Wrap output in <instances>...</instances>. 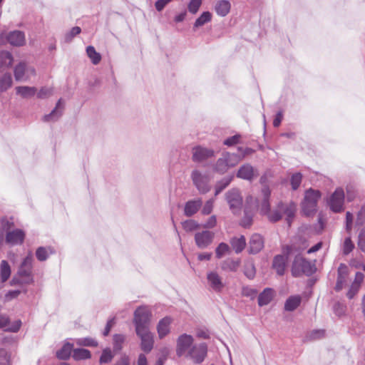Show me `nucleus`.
I'll return each mask as SVG.
<instances>
[{
  "instance_id": "nucleus-41",
  "label": "nucleus",
  "mask_w": 365,
  "mask_h": 365,
  "mask_svg": "<svg viewBox=\"0 0 365 365\" xmlns=\"http://www.w3.org/2000/svg\"><path fill=\"white\" fill-rule=\"evenodd\" d=\"M182 228L185 231L189 232L198 230L200 225L194 220H187L182 222Z\"/></svg>"
},
{
  "instance_id": "nucleus-60",
  "label": "nucleus",
  "mask_w": 365,
  "mask_h": 365,
  "mask_svg": "<svg viewBox=\"0 0 365 365\" xmlns=\"http://www.w3.org/2000/svg\"><path fill=\"white\" fill-rule=\"evenodd\" d=\"M358 245L363 252H365V228L361 231L359 235Z\"/></svg>"
},
{
  "instance_id": "nucleus-56",
  "label": "nucleus",
  "mask_w": 365,
  "mask_h": 365,
  "mask_svg": "<svg viewBox=\"0 0 365 365\" xmlns=\"http://www.w3.org/2000/svg\"><path fill=\"white\" fill-rule=\"evenodd\" d=\"M240 138H241L240 135H238V134L235 135L232 137L227 138L224 141V144L227 146H232V145H236L240 142Z\"/></svg>"
},
{
  "instance_id": "nucleus-17",
  "label": "nucleus",
  "mask_w": 365,
  "mask_h": 365,
  "mask_svg": "<svg viewBox=\"0 0 365 365\" xmlns=\"http://www.w3.org/2000/svg\"><path fill=\"white\" fill-rule=\"evenodd\" d=\"M258 175L256 169L254 168L250 164H245L242 165L237 173V177L243 180L251 181Z\"/></svg>"
},
{
  "instance_id": "nucleus-38",
  "label": "nucleus",
  "mask_w": 365,
  "mask_h": 365,
  "mask_svg": "<svg viewBox=\"0 0 365 365\" xmlns=\"http://www.w3.org/2000/svg\"><path fill=\"white\" fill-rule=\"evenodd\" d=\"M233 179V176L225 177L215 185V195H218L225 187H227Z\"/></svg>"
},
{
  "instance_id": "nucleus-40",
  "label": "nucleus",
  "mask_w": 365,
  "mask_h": 365,
  "mask_svg": "<svg viewBox=\"0 0 365 365\" xmlns=\"http://www.w3.org/2000/svg\"><path fill=\"white\" fill-rule=\"evenodd\" d=\"M72 349L73 344L69 343L66 344L60 350L57 351V357L61 359H68L71 356Z\"/></svg>"
},
{
  "instance_id": "nucleus-32",
  "label": "nucleus",
  "mask_w": 365,
  "mask_h": 365,
  "mask_svg": "<svg viewBox=\"0 0 365 365\" xmlns=\"http://www.w3.org/2000/svg\"><path fill=\"white\" fill-rule=\"evenodd\" d=\"M231 4L227 0L219 1L215 5L216 13L221 16H225L230 11Z\"/></svg>"
},
{
  "instance_id": "nucleus-37",
  "label": "nucleus",
  "mask_w": 365,
  "mask_h": 365,
  "mask_svg": "<svg viewBox=\"0 0 365 365\" xmlns=\"http://www.w3.org/2000/svg\"><path fill=\"white\" fill-rule=\"evenodd\" d=\"M91 352L86 349H74L73 350V358L75 360H83L91 358Z\"/></svg>"
},
{
  "instance_id": "nucleus-8",
  "label": "nucleus",
  "mask_w": 365,
  "mask_h": 365,
  "mask_svg": "<svg viewBox=\"0 0 365 365\" xmlns=\"http://www.w3.org/2000/svg\"><path fill=\"white\" fill-rule=\"evenodd\" d=\"M14 74L16 81H26L36 75V71L34 67L28 66L25 62H20L14 67Z\"/></svg>"
},
{
  "instance_id": "nucleus-28",
  "label": "nucleus",
  "mask_w": 365,
  "mask_h": 365,
  "mask_svg": "<svg viewBox=\"0 0 365 365\" xmlns=\"http://www.w3.org/2000/svg\"><path fill=\"white\" fill-rule=\"evenodd\" d=\"M230 242L232 247L237 254L242 252L246 246V239L243 235L231 238Z\"/></svg>"
},
{
  "instance_id": "nucleus-27",
  "label": "nucleus",
  "mask_w": 365,
  "mask_h": 365,
  "mask_svg": "<svg viewBox=\"0 0 365 365\" xmlns=\"http://www.w3.org/2000/svg\"><path fill=\"white\" fill-rule=\"evenodd\" d=\"M14 58L12 54L6 51L0 52V71H4V70L10 68L13 63Z\"/></svg>"
},
{
  "instance_id": "nucleus-50",
  "label": "nucleus",
  "mask_w": 365,
  "mask_h": 365,
  "mask_svg": "<svg viewBox=\"0 0 365 365\" xmlns=\"http://www.w3.org/2000/svg\"><path fill=\"white\" fill-rule=\"evenodd\" d=\"M0 365H11L10 354L4 349H0Z\"/></svg>"
},
{
  "instance_id": "nucleus-35",
  "label": "nucleus",
  "mask_w": 365,
  "mask_h": 365,
  "mask_svg": "<svg viewBox=\"0 0 365 365\" xmlns=\"http://www.w3.org/2000/svg\"><path fill=\"white\" fill-rule=\"evenodd\" d=\"M86 53L94 65H97L100 63L101 60V56L96 51L93 46H88L86 48Z\"/></svg>"
},
{
  "instance_id": "nucleus-23",
  "label": "nucleus",
  "mask_w": 365,
  "mask_h": 365,
  "mask_svg": "<svg viewBox=\"0 0 365 365\" xmlns=\"http://www.w3.org/2000/svg\"><path fill=\"white\" fill-rule=\"evenodd\" d=\"M348 276L349 267L344 264H341L338 268V277L335 287L336 291H340L343 289L346 283Z\"/></svg>"
},
{
  "instance_id": "nucleus-49",
  "label": "nucleus",
  "mask_w": 365,
  "mask_h": 365,
  "mask_svg": "<svg viewBox=\"0 0 365 365\" xmlns=\"http://www.w3.org/2000/svg\"><path fill=\"white\" fill-rule=\"evenodd\" d=\"M202 4V0H190L188 4V11L192 14H196Z\"/></svg>"
},
{
  "instance_id": "nucleus-6",
  "label": "nucleus",
  "mask_w": 365,
  "mask_h": 365,
  "mask_svg": "<svg viewBox=\"0 0 365 365\" xmlns=\"http://www.w3.org/2000/svg\"><path fill=\"white\" fill-rule=\"evenodd\" d=\"M294 245L283 247V255H278L273 259L272 267L279 275H283L288 257L294 254Z\"/></svg>"
},
{
  "instance_id": "nucleus-52",
  "label": "nucleus",
  "mask_w": 365,
  "mask_h": 365,
  "mask_svg": "<svg viewBox=\"0 0 365 365\" xmlns=\"http://www.w3.org/2000/svg\"><path fill=\"white\" fill-rule=\"evenodd\" d=\"M215 200L213 199L208 200L204 205L202 209V214L207 215L210 214L213 210Z\"/></svg>"
},
{
  "instance_id": "nucleus-48",
  "label": "nucleus",
  "mask_w": 365,
  "mask_h": 365,
  "mask_svg": "<svg viewBox=\"0 0 365 365\" xmlns=\"http://www.w3.org/2000/svg\"><path fill=\"white\" fill-rule=\"evenodd\" d=\"M53 94L52 88L42 87L40 91L37 93V97L38 98L44 99L50 97Z\"/></svg>"
},
{
  "instance_id": "nucleus-2",
  "label": "nucleus",
  "mask_w": 365,
  "mask_h": 365,
  "mask_svg": "<svg viewBox=\"0 0 365 365\" xmlns=\"http://www.w3.org/2000/svg\"><path fill=\"white\" fill-rule=\"evenodd\" d=\"M294 250L295 253L292 254V256H294V259L292 267V274L296 277L301 276L302 274L307 275L312 274L313 268L311 263L301 255V252L304 248L297 249L295 245H294Z\"/></svg>"
},
{
  "instance_id": "nucleus-3",
  "label": "nucleus",
  "mask_w": 365,
  "mask_h": 365,
  "mask_svg": "<svg viewBox=\"0 0 365 365\" xmlns=\"http://www.w3.org/2000/svg\"><path fill=\"white\" fill-rule=\"evenodd\" d=\"M152 313L148 307H138L134 312L133 324L136 331L150 329Z\"/></svg>"
},
{
  "instance_id": "nucleus-10",
  "label": "nucleus",
  "mask_w": 365,
  "mask_h": 365,
  "mask_svg": "<svg viewBox=\"0 0 365 365\" xmlns=\"http://www.w3.org/2000/svg\"><path fill=\"white\" fill-rule=\"evenodd\" d=\"M344 192L339 187L335 190L328 200L330 209L334 212H341L344 210Z\"/></svg>"
},
{
  "instance_id": "nucleus-24",
  "label": "nucleus",
  "mask_w": 365,
  "mask_h": 365,
  "mask_svg": "<svg viewBox=\"0 0 365 365\" xmlns=\"http://www.w3.org/2000/svg\"><path fill=\"white\" fill-rule=\"evenodd\" d=\"M202 201L200 198L187 201L184 207V214L187 217H192L196 214L202 207Z\"/></svg>"
},
{
  "instance_id": "nucleus-15",
  "label": "nucleus",
  "mask_w": 365,
  "mask_h": 365,
  "mask_svg": "<svg viewBox=\"0 0 365 365\" xmlns=\"http://www.w3.org/2000/svg\"><path fill=\"white\" fill-rule=\"evenodd\" d=\"M4 38H6L11 45L14 46H21L25 43V35L20 31L10 32L9 34L6 35L5 37L4 34H1L0 44L4 43Z\"/></svg>"
},
{
  "instance_id": "nucleus-13",
  "label": "nucleus",
  "mask_w": 365,
  "mask_h": 365,
  "mask_svg": "<svg viewBox=\"0 0 365 365\" xmlns=\"http://www.w3.org/2000/svg\"><path fill=\"white\" fill-rule=\"evenodd\" d=\"M207 352V346L205 343L192 346L186 356L190 357L195 363H201L205 359Z\"/></svg>"
},
{
  "instance_id": "nucleus-55",
  "label": "nucleus",
  "mask_w": 365,
  "mask_h": 365,
  "mask_svg": "<svg viewBox=\"0 0 365 365\" xmlns=\"http://www.w3.org/2000/svg\"><path fill=\"white\" fill-rule=\"evenodd\" d=\"M217 217L215 215H212L208 220L202 225V227L206 229H211L216 226Z\"/></svg>"
},
{
  "instance_id": "nucleus-42",
  "label": "nucleus",
  "mask_w": 365,
  "mask_h": 365,
  "mask_svg": "<svg viewBox=\"0 0 365 365\" xmlns=\"http://www.w3.org/2000/svg\"><path fill=\"white\" fill-rule=\"evenodd\" d=\"M212 14L209 11L203 12L195 22V27H200L211 21Z\"/></svg>"
},
{
  "instance_id": "nucleus-39",
  "label": "nucleus",
  "mask_w": 365,
  "mask_h": 365,
  "mask_svg": "<svg viewBox=\"0 0 365 365\" xmlns=\"http://www.w3.org/2000/svg\"><path fill=\"white\" fill-rule=\"evenodd\" d=\"M231 252L229 245L225 242H221L215 249V256L217 259L222 258L225 255L230 254Z\"/></svg>"
},
{
  "instance_id": "nucleus-34",
  "label": "nucleus",
  "mask_w": 365,
  "mask_h": 365,
  "mask_svg": "<svg viewBox=\"0 0 365 365\" xmlns=\"http://www.w3.org/2000/svg\"><path fill=\"white\" fill-rule=\"evenodd\" d=\"M11 275V267L6 260H2L0 264V277L1 282H6Z\"/></svg>"
},
{
  "instance_id": "nucleus-19",
  "label": "nucleus",
  "mask_w": 365,
  "mask_h": 365,
  "mask_svg": "<svg viewBox=\"0 0 365 365\" xmlns=\"http://www.w3.org/2000/svg\"><path fill=\"white\" fill-rule=\"evenodd\" d=\"M25 238V232L20 229L13 230L6 234V242L11 245H21Z\"/></svg>"
},
{
  "instance_id": "nucleus-11",
  "label": "nucleus",
  "mask_w": 365,
  "mask_h": 365,
  "mask_svg": "<svg viewBox=\"0 0 365 365\" xmlns=\"http://www.w3.org/2000/svg\"><path fill=\"white\" fill-rule=\"evenodd\" d=\"M193 337L187 334L180 335L177 339L176 354L178 356H186L193 343Z\"/></svg>"
},
{
  "instance_id": "nucleus-36",
  "label": "nucleus",
  "mask_w": 365,
  "mask_h": 365,
  "mask_svg": "<svg viewBox=\"0 0 365 365\" xmlns=\"http://www.w3.org/2000/svg\"><path fill=\"white\" fill-rule=\"evenodd\" d=\"M12 78L10 73H5L0 78V92L8 90L12 86Z\"/></svg>"
},
{
  "instance_id": "nucleus-12",
  "label": "nucleus",
  "mask_w": 365,
  "mask_h": 365,
  "mask_svg": "<svg viewBox=\"0 0 365 365\" xmlns=\"http://www.w3.org/2000/svg\"><path fill=\"white\" fill-rule=\"evenodd\" d=\"M136 335L140 339V349L145 353H149L153 348L154 338L150 329L136 331Z\"/></svg>"
},
{
  "instance_id": "nucleus-22",
  "label": "nucleus",
  "mask_w": 365,
  "mask_h": 365,
  "mask_svg": "<svg viewBox=\"0 0 365 365\" xmlns=\"http://www.w3.org/2000/svg\"><path fill=\"white\" fill-rule=\"evenodd\" d=\"M173 319L170 317H165L160 319L157 325V331L158 337L161 339L166 336L170 331V324Z\"/></svg>"
},
{
  "instance_id": "nucleus-21",
  "label": "nucleus",
  "mask_w": 365,
  "mask_h": 365,
  "mask_svg": "<svg viewBox=\"0 0 365 365\" xmlns=\"http://www.w3.org/2000/svg\"><path fill=\"white\" fill-rule=\"evenodd\" d=\"M249 252L251 254H257L264 247V239L259 234H254L249 242Z\"/></svg>"
},
{
  "instance_id": "nucleus-47",
  "label": "nucleus",
  "mask_w": 365,
  "mask_h": 365,
  "mask_svg": "<svg viewBox=\"0 0 365 365\" xmlns=\"http://www.w3.org/2000/svg\"><path fill=\"white\" fill-rule=\"evenodd\" d=\"M302 175L299 173H297L292 175L291 178V185L292 188L295 190H297L302 182Z\"/></svg>"
},
{
  "instance_id": "nucleus-54",
  "label": "nucleus",
  "mask_w": 365,
  "mask_h": 365,
  "mask_svg": "<svg viewBox=\"0 0 365 365\" xmlns=\"http://www.w3.org/2000/svg\"><path fill=\"white\" fill-rule=\"evenodd\" d=\"M245 274L250 279H252L255 275V269L253 264L250 263L245 265Z\"/></svg>"
},
{
  "instance_id": "nucleus-25",
  "label": "nucleus",
  "mask_w": 365,
  "mask_h": 365,
  "mask_svg": "<svg viewBox=\"0 0 365 365\" xmlns=\"http://www.w3.org/2000/svg\"><path fill=\"white\" fill-rule=\"evenodd\" d=\"M240 259L227 258L220 263V268L224 272H236L240 266Z\"/></svg>"
},
{
  "instance_id": "nucleus-31",
  "label": "nucleus",
  "mask_w": 365,
  "mask_h": 365,
  "mask_svg": "<svg viewBox=\"0 0 365 365\" xmlns=\"http://www.w3.org/2000/svg\"><path fill=\"white\" fill-rule=\"evenodd\" d=\"M302 298L299 295L289 297L285 302L284 309L288 312L295 310L300 304Z\"/></svg>"
},
{
  "instance_id": "nucleus-51",
  "label": "nucleus",
  "mask_w": 365,
  "mask_h": 365,
  "mask_svg": "<svg viewBox=\"0 0 365 365\" xmlns=\"http://www.w3.org/2000/svg\"><path fill=\"white\" fill-rule=\"evenodd\" d=\"M36 256L39 261H45L48 257V253L45 247H40L36 250Z\"/></svg>"
},
{
  "instance_id": "nucleus-26",
  "label": "nucleus",
  "mask_w": 365,
  "mask_h": 365,
  "mask_svg": "<svg viewBox=\"0 0 365 365\" xmlns=\"http://www.w3.org/2000/svg\"><path fill=\"white\" fill-rule=\"evenodd\" d=\"M274 291L271 288H266L258 296V304L259 307L267 305L273 299Z\"/></svg>"
},
{
  "instance_id": "nucleus-14",
  "label": "nucleus",
  "mask_w": 365,
  "mask_h": 365,
  "mask_svg": "<svg viewBox=\"0 0 365 365\" xmlns=\"http://www.w3.org/2000/svg\"><path fill=\"white\" fill-rule=\"evenodd\" d=\"M215 233L209 230H202L195 234V242L200 249L208 247L213 242Z\"/></svg>"
},
{
  "instance_id": "nucleus-9",
  "label": "nucleus",
  "mask_w": 365,
  "mask_h": 365,
  "mask_svg": "<svg viewBox=\"0 0 365 365\" xmlns=\"http://www.w3.org/2000/svg\"><path fill=\"white\" fill-rule=\"evenodd\" d=\"M226 200L230 209L234 214L239 213L242 206V197L238 189L233 188L229 190L226 195Z\"/></svg>"
},
{
  "instance_id": "nucleus-7",
  "label": "nucleus",
  "mask_w": 365,
  "mask_h": 365,
  "mask_svg": "<svg viewBox=\"0 0 365 365\" xmlns=\"http://www.w3.org/2000/svg\"><path fill=\"white\" fill-rule=\"evenodd\" d=\"M191 179L200 193L205 194L210 190V178L207 175L195 170L191 173Z\"/></svg>"
},
{
  "instance_id": "nucleus-18",
  "label": "nucleus",
  "mask_w": 365,
  "mask_h": 365,
  "mask_svg": "<svg viewBox=\"0 0 365 365\" xmlns=\"http://www.w3.org/2000/svg\"><path fill=\"white\" fill-rule=\"evenodd\" d=\"M214 155V151L201 146L192 148V160L195 162H201Z\"/></svg>"
},
{
  "instance_id": "nucleus-16",
  "label": "nucleus",
  "mask_w": 365,
  "mask_h": 365,
  "mask_svg": "<svg viewBox=\"0 0 365 365\" xmlns=\"http://www.w3.org/2000/svg\"><path fill=\"white\" fill-rule=\"evenodd\" d=\"M207 279L210 288L216 292H220L225 287L222 277L217 272H210L207 274Z\"/></svg>"
},
{
  "instance_id": "nucleus-46",
  "label": "nucleus",
  "mask_w": 365,
  "mask_h": 365,
  "mask_svg": "<svg viewBox=\"0 0 365 365\" xmlns=\"http://www.w3.org/2000/svg\"><path fill=\"white\" fill-rule=\"evenodd\" d=\"M113 354L110 349H106L103 351L102 354L100 357V363L106 364L112 361Z\"/></svg>"
},
{
  "instance_id": "nucleus-20",
  "label": "nucleus",
  "mask_w": 365,
  "mask_h": 365,
  "mask_svg": "<svg viewBox=\"0 0 365 365\" xmlns=\"http://www.w3.org/2000/svg\"><path fill=\"white\" fill-rule=\"evenodd\" d=\"M32 262L33 257L31 252H29V255L24 259L21 262L18 274L21 277H30L32 269Z\"/></svg>"
},
{
  "instance_id": "nucleus-33",
  "label": "nucleus",
  "mask_w": 365,
  "mask_h": 365,
  "mask_svg": "<svg viewBox=\"0 0 365 365\" xmlns=\"http://www.w3.org/2000/svg\"><path fill=\"white\" fill-rule=\"evenodd\" d=\"M16 94L20 95L23 98H29L36 93V88L31 86H17Z\"/></svg>"
},
{
  "instance_id": "nucleus-44",
  "label": "nucleus",
  "mask_w": 365,
  "mask_h": 365,
  "mask_svg": "<svg viewBox=\"0 0 365 365\" xmlns=\"http://www.w3.org/2000/svg\"><path fill=\"white\" fill-rule=\"evenodd\" d=\"M14 227V222L11 220H8L6 217H4L0 221V232H11V229Z\"/></svg>"
},
{
  "instance_id": "nucleus-57",
  "label": "nucleus",
  "mask_w": 365,
  "mask_h": 365,
  "mask_svg": "<svg viewBox=\"0 0 365 365\" xmlns=\"http://www.w3.org/2000/svg\"><path fill=\"white\" fill-rule=\"evenodd\" d=\"M257 293V292L256 289H252L249 287H245L242 288V294L243 296L251 297V298H254L256 296Z\"/></svg>"
},
{
  "instance_id": "nucleus-4",
  "label": "nucleus",
  "mask_w": 365,
  "mask_h": 365,
  "mask_svg": "<svg viewBox=\"0 0 365 365\" xmlns=\"http://www.w3.org/2000/svg\"><path fill=\"white\" fill-rule=\"evenodd\" d=\"M241 161L240 155L224 152L215 165V170L220 174L225 173L230 168L237 165Z\"/></svg>"
},
{
  "instance_id": "nucleus-62",
  "label": "nucleus",
  "mask_w": 365,
  "mask_h": 365,
  "mask_svg": "<svg viewBox=\"0 0 365 365\" xmlns=\"http://www.w3.org/2000/svg\"><path fill=\"white\" fill-rule=\"evenodd\" d=\"M353 222V215L350 212L346 214V228L348 231L351 230Z\"/></svg>"
},
{
  "instance_id": "nucleus-5",
  "label": "nucleus",
  "mask_w": 365,
  "mask_h": 365,
  "mask_svg": "<svg viewBox=\"0 0 365 365\" xmlns=\"http://www.w3.org/2000/svg\"><path fill=\"white\" fill-rule=\"evenodd\" d=\"M321 197L319 190L309 189L306 191L302 202V211L307 216L314 214L317 211V202Z\"/></svg>"
},
{
  "instance_id": "nucleus-58",
  "label": "nucleus",
  "mask_w": 365,
  "mask_h": 365,
  "mask_svg": "<svg viewBox=\"0 0 365 365\" xmlns=\"http://www.w3.org/2000/svg\"><path fill=\"white\" fill-rule=\"evenodd\" d=\"M81 31V29L78 26L73 27L69 33H68L66 36V39L68 41H71V39L76 36V35L79 34Z\"/></svg>"
},
{
  "instance_id": "nucleus-43",
  "label": "nucleus",
  "mask_w": 365,
  "mask_h": 365,
  "mask_svg": "<svg viewBox=\"0 0 365 365\" xmlns=\"http://www.w3.org/2000/svg\"><path fill=\"white\" fill-rule=\"evenodd\" d=\"M76 343L78 346H97L98 342L93 338L91 337H85V338H80L77 339L76 340Z\"/></svg>"
},
{
  "instance_id": "nucleus-30",
  "label": "nucleus",
  "mask_w": 365,
  "mask_h": 365,
  "mask_svg": "<svg viewBox=\"0 0 365 365\" xmlns=\"http://www.w3.org/2000/svg\"><path fill=\"white\" fill-rule=\"evenodd\" d=\"M62 109L63 108H61V99H59L56 108L51 111V113L43 116V121L49 122L56 120L61 115Z\"/></svg>"
},
{
  "instance_id": "nucleus-61",
  "label": "nucleus",
  "mask_w": 365,
  "mask_h": 365,
  "mask_svg": "<svg viewBox=\"0 0 365 365\" xmlns=\"http://www.w3.org/2000/svg\"><path fill=\"white\" fill-rule=\"evenodd\" d=\"M172 1L173 0H158L155 4V9L157 11H161L165 6Z\"/></svg>"
},
{
  "instance_id": "nucleus-1",
  "label": "nucleus",
  "mask_w": 365,
  "mask_h": 365,
  "mask_svg": "<svg viewBox=\"0 0 365 365\" xmlns=\"http://www.w3.org/2000/svg\"><path fill=\"white\" fill-rule=\"evenodd\" d=\"M297 205L293 202L288 203L279 202L275 210H269L266 215L270 222H275L282 217V214L286 216V220L290 226L291 222L295 215Z\"/></svg>"
},
{
  "instance_id": "nucleus-59",
  "label": "nucleus",
  "mask_w": 365,
  "mask_h": 365,
  "mask_svg": "<svg viewBox=\"0 0 365 365\" xmlns=\"http://www.w3.org/2000/svg\"><path fill=\"white\" fill-rule=\"evenodd\" d=\"M360 286L356 285L354 284H351L346 296L349 299H352L359 292L360 289Z\"/></svg>"
},
{
  "instance_id": "nucleus-64",
  "label": "nucleus",
  "mask_w": 365,
  "mask_h": 365,
  "mask_svg": "<svg viewBox=\"0 0 365 365\" xmlns=\"http://www.w3.org/2000/svg\"><path fill=\"white\" fill-rule=\"evenodd\" d=\"M364 276L361 272H356V275H355V279H354V282H352V284H354L356 285L361 287V284L364 280Z\"/></svg>"
},
{
  "instance_id": "nucleus-45",
  "label": "nucleus",
  "mask_w": 365,
  "mask_h": 365,
  "mask_svg": "<svg viewBox=\"0 0 365 365\" xmlns=\"http://www.w3.org/2000/svg\"><path fill=\"white\" fill-rule=\"evenodd\" d=\"M125 336L123 334H115L113 336V349L115 351H120L122 347L123 344L125 341Z\"/></svg>"
},
{
  "instance_id": "nucleus-63",
  "label": "nucleus",
  "mask_w": 365,
  "mask_h": 365,
  "mask_svg": "<svg viewBox=\"0 0 365 365\" xmlns=\"http://www.w3.org/2000/svg\"><path fill=\"white\" fill-rule=\"evenodd\" d=\"M238 150L242 153L241 160L242 158H244L245 156L252 154L255 150L250 148H243L241 147L238 148Z\"/></svg>"
},
{
  "instance_id": "nucleus-53",
  "label": "nucleus",
  "mask_w": 365,
  "mask_h": 365,
  "mask_svg": "<svg viewBox=\"0 0 365 365\" xmlns=\"http://www.w3.org/2000/svg\"><path fill=\"white\" fill-rule=\"evenodd\" d=\"M354 247L353 242L351 240L350 237H347L345 239L343 245V252L344 255H348L350 253Z\"/></svg>"
},
{
  "instance_id": "nucleus-29",
  "label": "nucleus",
  "mask_w": 365,
  "mask_h": 365,
  "mask_svg": "<svg viewBox=\"0 0 365 365\" xmlns=\"http://www.w3.org/2000/svg\"><path fill=\"white\" fill-rule=\"evenodd\" d=\"M263 195V200L260 205V212L262 215H266L270 210V205L269 202V197L270 195V190L269 187H264L262 190Z\"/></svg>"
}]
</instances>
